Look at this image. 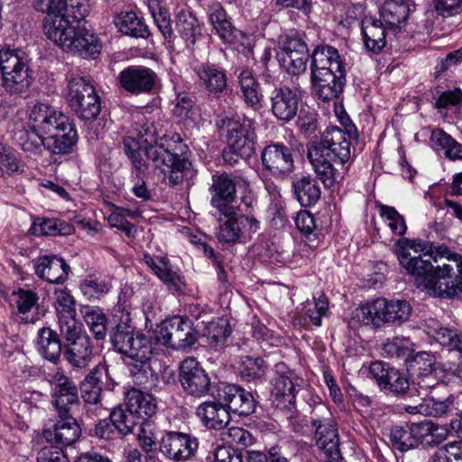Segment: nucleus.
I'll return each mask as SVG.
<instances>
[{
  "label": "nucleus",
  "mask_w": 462,
  "mask_h": 462,
  "mask_svg": "<svg viewBox=\"0 0 462 462\" xmlns=\"http://www.w3.org/2000/svg\"><path fill=\"white\" fill-rule=\"evenodd\" d=\"M133 132L147 145L144 155L151 168L162 182L170 186L182 184L194 175L191 162L175 152L170 144L158 143V137L162 134L161 124L153 117L143 115L135 116L133 123Z\"/></svg>",
  "instance_id": "1"
},
{
  "label": "nucleus",
  "mask_w": 462,
  "mask_h": 462,
  "mask_svg": "<svg viewBox=\"0 0 462 462\" xmlns=\"http://www.w3.org/2000/svg\"><path fill=\"white\" fill-rule=\"evenodd\" d=\"M307 157L320 180L332 188L343 180L344 164L351 156L348 133L337 126L327 128L319 141L307 145Z\"/></svg>",
  "instance_id": "2"
},
{
  "label": "nucleus",
  "mask_w": 462,
  "mask_h": 462,
  "mask_svg": "<svg viewBox=\"0 0 462 462\" xmlns=\"http://www.w3.org/2000/svg\"><path fill=\"white\" fill-rule=\"evenodd\" d=\"M47 26V37L68 52L77 53L88 59H95L100 53L101 43L98 36L80 23L69 20H57Z\"/></svg>",
  "instance_id": "3"
},
{
  "label": "nucleus",
  "mask_w": 462,
  "mask_h": 462,
  "mask_svg": "<svg viewBox=\"0 0 462 462\" xmlns=\"http://www.w3.org/2000/svg\"><path fill=\"white\" fill-rule=\"evenodd\" d=\"M2 87L11 96L26 95L34 80L28 55L21 49L10 47L0 50Z\"/></svg>",
  "instance_id": "4"
},
{
  "label": "nucleus",
  "mask_w": 462,
  "mask_h": 462,
  "mask_svg": "<svg viewBox=\"0 0 462 462\" xmlns=\"http://www.w3.org/2000/svg\"><path fill=\"white\" fill-rule=\"evenodd\" d=\"M412 308L404 300L379 298L359 308L352 314L353 319L364 324L380 328L383 324L400 326L410 319Z\"/></svg>",
  "instance_id": "5"
},
{
  "label": "nucleus",
  "mask_w": 462,
  "mask_h": 462,
  "mask_svg": "<svg viewBox=\"0 0 462 462\" xmlns=\"http://www.w3.org/2000/svg\"><path fill=\"white\" fill-rule=\"evenodd\" d=\"M155 345L174 350H186L199 339V332L193 322L182 316H173L161 322L154 331Z\"/></svg>",
  "instance_id": "6"
},
{
  "label": "nucleus",
  "mask_w": 462,
  "mask_h": 462,
  "mask_svg": "<svg viewBox=\"0 0 462 462\" xmlns=\"http://www.w3.org/2000/svg\"><path fill=\"white\" fill-rule=\"evenodd\" d=\"M310 420L315 429L316 444L322 450L325 460L341 462L337 423L329 409L324 404H319L313 410Z\"/></svg>",
  "instance_id": "7"
},
{
  "label": "nucleus",
  "mask_w": 462,
  "mask_h": 462,
  "mask_svg": "<svg viewBox=\"0 0 462 462\" xmlns=\"http://www.w3.org/2000/svg\"><path fill=\"white\" fill-rule=\"evenodd\" d=\"M257 123L244 117L242 121L232 120L228 124L227 142L229 151L224 153L225 161L236 162L238 158L250 159L255 152Z\"/></svg>",
  "instance_id": "8"
},
{
  "label": "nucleus",
  "mask_w": 462,
  "mask_h": 462,
  "mask_svg": "<svg viewBox=\"0 0 462 462\" xmlns=\"http://www.w3.org/2000/svg\"><path fill=\"white\" fill-rule=\"evenodd\" d=\"M68 102L76 116L84 121L96 119L101 111L100 97L90 80L84 77L69 80Z\"/></svg>",
  "instance_id": "9"
},
{
  "label": "nucleus",
  "mask_w": 462,
  "mask_h": 462,
  "mask_svg": "<svg viewBox=\"0 0 462 462\" xmlns=\"http://www.w3.org/2000/svg\"><path fill=\"white\" fill-rule=\"evenodd\" d=\"M431 296L454 299L462 292V255L448 254L445 261L436 265Z\"/></svg>",
  "instance_id": "10"
},
{
  "label": "nucleus",
  "mask_w": 462,
  "mask_h": 462,
  "mask_svg": "<svg viewBox=\"0 0 462 462\" xmlns=\"http://www.w3.org/2000/svg\"><path fill=\"white\" fill-rule=\"evenodd\" d=\"M64 339L63 356L73 370L85 369L93 357V347L89 336L83 331L82 325L69 326L59 329Z\"/></svg>",
  "instance_id": "11"
},
{
  "label": "nucleus",
  "mask_w": 462,
  "mask_h": 462,
  "mask_svg": "<svg viewBox=\"0 0 462 462\" xmlns=\"http://www.w3.org/2000/svg\"><path fill=\"white\" fill-rule=\"evenodd\" d=\"M119 86L134 96L154 95L161 88L158 74L151 68L131 65L125 68L117 76Z\"/></svg>",
  "instance_id": "12"
},
{
  "label": "nucleus",
  "mask_w": 462,
  "mask_h": 462,
  "mask_svg": "<svg viewBox=\"0 0 462 462\" xmlns=\"http://www.w3.org/2000/svg\"><path fill=\"white\" fill-rule=\"evenodd\" d=\"M179 369V381L186 395L199 399L209 394L213 396L211 378L195 358L184 359Z\"/></svg>",
  "instance_id": "13"
},
{
  "label": "nucleus",
  "mask_w": 462,
  "mask_h": 462,
  "mask_svg": "<svg viewBox=\"0 0 462 462\" xmlns=\"http://www.w3.org/2000/svg\"><path fill=\"white\" fill-rule=\"evenodd\" d=\"M309 58V49L300 36H286L280 42L277 60L289 74L300 75L303 73L307 69Z\"/></svg>",
  "instance_id": "14"
},
{
  "label": "nucleus",
  "mask_w": 462,
  "mask_h": 462,
  "mask_svg": "<svg viewBox=\"0 0 462 462\" xmlns=\"http://www.w3.org/2000/svg\"><path fill=\"white\" fill-rule=\"evenodd\" d=\"M215 400L223 403L228 413L247 417L254 412L256 402L253 394L236 384L219 383L213 393Z\"/></svg>",
  "instance_id": "15"
},
{
  "label": "nucleus",
  "mask_w": 462,
  "mask_h": 462,
  "mask_svg": "<svg viewBox=\"0 0 462 462\" xmlns=\"http://www.w3.org/2000/svg\"><path fill=\"white\" fill-rule=\"evenodd\" d=\"M51 391V403L59 418L67 417L79 405V398L76 384L62 372L49 374Z\"/></svg>",
  "instance_id": "16"
},
{
  "label": "nucleus",
  "mask_w": 462,
  "mask_h": 462,
  "mask_svg": "<svg viewBox=\"0 0 462 462\" xmlns=\"http://www.w3.org/2000/svg\"><path fill=\"white\" fill-rule=\"evenodd\" d=\"M370 374L383 390H388L396 395L404 397H410L413 394V389L411 388L405 374L384 362L376 361L372 363Z\"/></svg>",
  "instance_id": "17"
},
{
  "label": "nucleus",
  "mask_w": 462,
  "mask_h": 462,
  "mask_svg": "<svg viewBox=\"0 0 462 462\" xmlns=\"http://www.w3.org/2000/svg\"><path fill=\"white\" fill-rule=\"evenodd\" d=\"M199 447L198 439L190 434L170 431L162 438L160 451L169 459L179 462L192 457Z\"/></svg>",
  "instance_id": "18"
},
{
  "label": "nucleus",
  "mask_w": 462,
  "mask_h": 462,
  "mask_svg": "<svg viewBox=\"0 0 462 462\" xmlns=\"http://www.w3.org/2000/svg\"><path fill=\"white\" fill-rule=\"evenodd\" d=\"M271 112L282 123H289L298 114L300 96L287 86L275 87L269 95Z\"/></svg>",
  "instance_id": "19"
},
{
  "label": "nucleus",
  "mask_w": 462,
  "mask_h": 462,
  "mask_svg": "<svg viewBox=\"0 0 462 462\" xmlns=\"http://www.w3.org/2000/svg\"><path fill=\"white\" fill-rule=\"evenodd\" d=\"M315 95L323 101L337 98L346 84L345 68L311 72Z\"/></svg>",
  "instance_id": "20"
},
{
  "label": "nucleus",
  "mask_w": 462,
  "mask_h": 462,
  "mask_svg": "<svg viewBox=\"0 0 462 462\" xmlns=\"http://www.w3.org/2000/svg\"><path fill=\"white\" fill-rule=\"evenodd\" d=\"M261 160L263 167L275 177L286 176L294 168L291 150L283 143L266 145L261 152Z\"/></svg>",
  "instance_id": "21"
},
{
  "label": "nucleus",
  "mask_w": 462,
  "mask_h": 462,
  "mask_svg": "<svg viewBox=\"0 0 462 462\" xmlns=\"http://www.w3.org/2000/svg\"><path fill=\"white\" fill-rule=\"evenodd\" d=\"M277 375L273 379L272 396L279 409L291 411L296 401V388L300 378L291 371H282L283 365H278Z\"/></svg>",
  "instance_id": "22"
},
{
  "label": "nucleus",
  "mask_w": 462,
  "mask_h": 462,
  "mask_svg": "<svg viewBox=\"0 0 462 462\" xmlns=\"http://www.w3.org/2000/svg\"><path fill=\"white\" fill-rule=\"evenodd\" d=\"M30 119L32 122V129L43 137L51 136L60 128L66 127L70 122L63 113L55 110L46 104L35 105L32 110Z\"/></svg>",
  "instance_id": "23"
},
{
  "label": "nucleus",
  "mask_w": 462,
  "mask_h": 462,
  "mask_svg": "<svg viewBox=\"0 0 462 462\" xmlns=\"http://www.w3.org/2000/svg\"><path fill=\"white\" fill-rule=\"evenodd\" d=\"M426 256V254L413 257L401 255L398 260L407 273L414 278L416 287L431 296L436 266L432 264L430 259H425ZM428 256L429 258L431 257L430 255Z\"/></svg>",
  "instance_id": "24"
},
{
  "label": "nucleus",
  "mask_w": 462,
  "mask_h": 462,
  "mask_svg": "<svg viewBox=\"0 0 462 462\" xmlns=\"http://www.w3.org/2000/svg\"><path fill=\"white\" fill-rule=\"evenodd\" d=\"M35 274L51 284H63L69 278V265L56 254L40 255L32 260Z\"/></svg>",
  "instance_id": "25"
},
{
  "label": "nucleus",
  "mask_w": 462,
  "mask_h": 462,
  "mask_svg": "<svg viewBox=\"0 0 462 462\" xmlns=\"http://www.w3.org/2000/svg\"><path fill=\"white\" fill-rule=\"evenodd\" d=\"M218 226L216 236L222 243H236L248 228L250 233H255L259 229V221L254 217L239 215L224 219L217 218Z\"/></svg>",
  "instance_id": "26"
},
{
  "label": "nucleus",
  "mask_w": 462,
  "mask_h": 462,
  "mask_svg": "<svg viewBox=\"0 0 462 462\" xmlns=\"http://www.w3.org/2000/svg\"><path fill=\"white\" fill-rule=\"evenodd\" d=\"M199 84L207 92L218 97L227 88L226 70L218 64L205 61L194 67Z\"/></svg>",
  "instance_id": "27"
},
{
  "label": "nucleus",
  "mask_w": 462,
  "mask_h": 462,
  "mask_svg": "<svg viewBox=\"0 0 462 462\" xmlns=\"http://www.w3.org/2000/svg\"><path fill=\"white\" fill-rule=\"evenodd\" d=\"M81 429L76 419L70 413L53 424L51 428L44 429L43 438L55 447L62 448L74 444L80 437Z\"/></svg>",
  "instance_id": "28"
},
{
  "label": "nucleus",
  "mask_w": 462,
  "mask_h": 462,
  "mask_svg": "<svg viewBox=\"0 0 462 462\" xmlns=\"http://www.w3.org/2000/svg\"><path fill=\"white\" fill-rule=\"evenodd\" d=\"M387 26L379 19L365 17L361 23L363 42L365 49L378 54L386 45Z\"/></svg>",
  "instance_id": "29"
},
{
  "label": "nucleus",
  "mask_w": 462,
  "mask_h": 462,
  "mask_svg": "<svg viewBox=\"0 0 462 462\" xmlns=\"http://www.w3.org/2000/svg\"><path fill=\"white\" fill-rule=\"evenodd\" d=\"M411 9L407 0H384L380 8V19L388 30H401L410 17Z\"/></svg>",
  "instance_id": "30"
},
{
  "label": "nucleus",
  "mask_w": 462,
  "mask_h": 462,
  "mask_svg": "<svg viewBox=\"0 0 462 462\" xmlns=\"http://www.w3.org/2000/svg\"><path fill=\"white\" fill-rule=\"evenodd\" d=\"M197 416L208 429L222 430L230 421L228 410L220 402H204L196 410Z\"/></svg>",
  "instance_id": "31"
},
{
  "label": "nucleus",
  "mask_w": 462,
  "mask_h": 462,
  "mask_svg": "<svg viewBox=\"0 0 462 462\" xmlns=\"http://www.w3.org/2000/svg\"><path fill=\"white\" fill-rule=\"evenodd\" d=\"M420 435V423L395 425L391 429L390 440L395 449L406 452L421 443Z\"/></svg>",
  "instance_id": "32"
},
{
  "label": "nucleus",
  "mask_w": 462,
  "mask_h": 462,
  "mask_svg": "<svg viewBox=\"0 0 462 462\" xmlns=\"http://www.w3.org/2000/svg\"><path fill=\"white\" fill-rule=\"evenodd\" d=\"M454 399L448 397L443 401L434 398H423L414 401L413 404L405 405L404 411L410 414H421L424 416L442 417L451 411Z\"/></svg>",
  "instance_id": "33"
},
{
  "label": "nucleus",
  "mask_w": 462,
  "mask_h": 462,
  "mask_svg": "<svg viewBox=\"0 0 462 462\" xmlns=\"http://www.w3.org/2000/svg\"><path fill=\"white\" fill-rule=\"evenodd\" d=\"M151 357L146 356L143 359L134 361H125L130 376L133 378L135 384H138L144 389L151 390L157 385L159 375L156 371L152 367Z\"/></svg>",
  "instance_id": "34"
},
{
  "label": "nucleus",
  "mask_w": 462,
  "mask_h": 462,
  "mask_svg": "<svg viewBox=\"0 0 462 462\" xmlns=\"http://www.w3.org/2000/svg\"><path fill=\"white\" fill-rule=\"evenodd\" d=\"M78 142V133L71 122L50 137H45V147L56 154H67Z\"/></svg>",
  "instance_id": "35"
},
{
  "label": "nucleus",
  "mask_w": 462,
  "mask_h": 462,
  "mask_svg": "<svg viewBox=\"0 0 462 462\" xmlns=\"http://www.w3.org/2000/svg\"><path fill=\"white\" fill-rule=\"evenodd\" d=\"M238 83L245 105L254 111L261 109L263 96L260 90V83L253 72L249 69L242 70L238 76Z\"/></svg>",
  "instance_id": "36"
},
{
  "label": "nucleus",
  "mask_w": 462,
  "mask_h": 462,
  "mask_svg": "<svg viewBox=\"0 0 462 462\" xmlns=\"http://www.w3.org/2000/svg\"><path fill=\"white\" fill-rule=\"evenodd\" d=\"M294 195L300 206H314L320 199L321 190L318 180L310 175L301 176L293 181Z\"/></svg>",
  "instance_id": "37"
},
{
  "label": "nucleus",
  "mask_w": 462,
  "mask_h": 462,
  "mask_svg": "<svg viewBox=\"0 0 462 462\" xmlns=\"http://www.w3.org/2000/svg\"><path fill=\"white\" fill-rule=\"evenodd\" d=\"M345 68L337 50L329 45L317 46L311 54V72Z\"/></svg>",
  "instance_id": "38"
},
{
  "label": "nucleus",
  "mask_w": 462,
  "mask_h": 462,
  "mask_svg": "<svg viewBox=\"0 0 462 462\" xmlns=\"http://www.w3.org/2000/svg\"><path fill=\"white\" fill-rule=\"evenodd\" d=\"M125 404L138 419L152 417L157 409L154 397L137 389L126 393Z\"/></svg>",
  "instance_id": "39"
},
{
  "label": "nucleus",
  "mask_w": 462,
  "mask_h": 462,
  "mask_svg": "<svg viewBox=\"0 0 462 462\" xmlns=\"http://www.w3.org/2000/svg\"><path fill=\"white\" fill-rule=\"evenodd\" d=\"M56 295V313L59 329L80 324L76 319L75 300L65 290H58Z\"/></svg>",
  "instance_id": "40"
},
{
  "label": "nucleus",
  "mask_w": 462,
  "mask_h": 462,
  "mask_svg": "<svg viewBox=\"0 0 462 462\" xmlns=\"http://www.w3.org/2000/svg\"><path fill=\"white\" fill-rule=\"evenodd\" d=\"M38 349L47 360L57 363L62 352V345L59 334L50 328H42L38 332Z\"/></svg>",
  "instance_id": "41"
},
{
  "label": "nucleus",
  "mask_w": 462,
  "mask_h": 462,
  "mask_svg": "<svg viewBox=\"0 0 462 462\" xmlns=\"http://www.w3.org/2000/svg\"><path fill=\"white\" fill-rule=\"evenodd\" d=\"M176 29L188 47L193 46L197 37L200 35L197 17L186 8H180L176 14Z\"/></svg>",
  "instance_id": "42"
},
{
  "label": "nucleus",
  "mask_w": 462,
  "mask_h": 462,
  "mask_svg": "<svg viewBox=\"0 0 462 462\" xmlns=\"http://www.w3.org/2000/svg\"><path fill=\"white\" fill-rule=\"evenodd\" d=\"M114 23L118 30L125 35L136 38H146L149 36L148 26L134 12H121L115 17Z\"/></svg>",
  "instance_id": "43"
},
{
  "label": "nucleus",
  "mask_w": 462,
  "mask_h": 462,
  "mask_svg": "<svg viewBox=\"0 0 462 462\" xmlns=\"http://www.w3.org/2000/svg\"><path fill=\"white\" fill-rule=\"evenodd\" d=\"M208 14L219 37L225 42H230L233 39L234 27L222 5L217 1L211 3L208 5Z\"/></svg>",
  "instance_id": "44"
},
{
  "label": "nucleus",
  "mask_w": 462,
  "mask_h": 462,
  "mask_svg": "<svg viewBox=\"0 0 462 462\" xmlns=\"http://www.w3.org/2000/svg\"><path fill=\"white\" fill-rule=\"evenodd\" d=\"M74 231L73 226L58 218H36L30 232L34 236H67Z\"/></svg>",
  "instance_id": "45"
},
{
  "label": "nucleus",
  "mask_w": 462,
  "mask_h": 462,
  "mask_svg": "<svg viewBox=\"0 0 462 462\" xmlns=\"http://www.w3.org/2000/svg\"><path fill=\"white\" fill-rule=\"evenodd\" d=\"M110 420L115 424L119 436L134 433V428L140 424L139 419L125 404L117 406L110 411Z\"/></svg>",
  "instance_id": "46"
},
{
  "label": "nucleus",
  "mask_w": 462,
  "mask_h": 462,
  "mask_svg": "<svg viewBox=\"0 0 462 462\" xmlns=\"http://www.w3.org/2000/svg\"><path fill=\"white\" fill-rule=\"evenodd\" d=\"M81 314L96 339H104L107 334V318L98 307H84Z\"/></svg>",
  "instance_id": "47"
},
{
  "label": "nucleus",
  "mask_w": 462,
  "mask_h": 462,
  "mask_svg": "<svg viewBox=\"0 0 462 462\" xmlns=\"http://www.w3.org/2000/svg\"><path fill=\"white\" fill-rule=\"evenodd\" d=\"M237 368L241 378L246 382L260 380L267 372V365L265 361L259 356H242Z\"/></svg>",
  "instance_id": "48"
},
{
  "label": "nucleus",
  "mask_w": 462,
  "mask_h": 462,
  "mask_svg": "<svg viewBox=\"0 0 462 462\" xmlns=\"http://www.w3.org/2000/svg\"><path fill=\"white\" fill-rule=\"evenodd\" d=\"M123 149L125 153L130 159L135 171L136 176H139L142 172H144L148 167H151L147 158L144 159L143 157V152L144 153V148L141 146L140 143L134 137H124Z\"/></svg>",
  "instance_id": "49"
},
{
  "label": "nucleus",
  "mask_w": 462,
  "mask_h": 462,
  "mask_svg": "<svg viewBox=\"0 0 462 462\" xmlns=\"http://www.w3.org/2000/svg\"><path fill=\"white\" fill-rule=\"evenodd\" d=\"M209 192L211 197L235 199L236 197V178H233L227 173L213 175Z\"/></svg>",
  "instance_id": "50"
},
{
  "label": "nucleus",
  "mask_w": 462,
  "mask_h": 462,
  "mask_svg": "<svg viewBox=\"0 0 462 462\" xmlns=\"http://www.w3.org/2000/svg\"><path fill=\"white\" fill-rule=\"evenodd\" d=\"M139 332L129 323L120 322L111 330L110 342L118 353L127 354L129 345L132 343L131 337H135Z\"/></svg>",
  "instance_id": "51"
},
{
  "label": "nucleus",
  "mask_w": 462,
  "mask_h": 462,
  "mask_svg": "<svg viewBox=\"0 0 462 462\" xmlns=\"http://www.w3.org/2000/svg\"><path fill=\"white\" fill-rule=\"evenodd\" d=\"M153 273L168 286L170 290L180 291L185 284L184 279L179 270H173L167 257H161V263Z\"/></svg>",
  "instance_id": "52"
},
{
  "label": "nucleus",
  "mask_w": 462,
  "mask_h": 462,
  "mask_svg": "<svg viewBox=\"0 0 462 462\" xmlns=\"http://www.w3.org/2000/svg\"><path fill=\"white\" fill-rule=\"evenodd\" d=\"M295 224L305 236L307 245L311 249L317 248L319 244V232L317 230L314 216L307 210L300 211L296 217Z\"/></svg>",
  "instance_id": "53"
},
{
  "label": "nucleus",
  "mask_w": 462,
  "mask_h": 462,
  "mask_svg": "<svg viewBox=\"0 0 462 462\" xmlns=\"http://www.w3.org/2000/svg\"><path fill=\"white\" fill-rule=\"evenodd\" d=\"M430 140L433 145L444 151L445 155L451 159H462V145L441 129L432 131Z\"/></svg>",
  "instance_id": "54"
},
{
  "label": "nucleus",
  "mask_w": 462,
  "mask_h": 462,
  "mask_svg": "<svg viewBox=\"0 0 462 462\" xmlns=\"http://www.w3.org/2000/svg\"><path fill=\"white\" fill-rule=\"evenodd\" d=\"M131 338L132 343L129 345L127 354H124L128 359L127 361H134L146 358V356H152L158 350L157 346L155 345L153 346L152 341L141 331L135 337Z\"/></svg>",
  "instance_id": "55"
},
{
  "label": "nucleus",
  "mask_w": 462,
  "mask_h": 462,
  "mask_svg": "<svg viewBox=\"0 0 462 462\" xmlns=\"http://www.w3.org/2000/svg\"><path fill=\"white\" fill-rule=\"evenodd\" d=\"M111 288L110 280L106 277H89L79 284L81 292L89 300H99L107 294Z\"/></svg>",
  "instance_id": "56"
},
{
  "label": "nucleus",
  "mask_w": 462,
  "mask_h": 462,
  "mask_svg": "<svg viewBox=\"0 0 462 462\" xmlns=\"http://www.w3.org/2000/svg\"><path fill=\"white\" fill-rule=\"evenodd\" d=\"M434 339L449 350H457L462 354V332L457 329L438 326L430 331Z\"/></svg>",
  "instance_id": "57"
},
{
  "label": "nucleus",
  "mask_w": 462,
  "mask_h": 462,
  "mask_svg": "<svg viewBox=\"0 0 462 462\" xmlns=\"http://www.w3.org/2000/svg\"><path fill=\"white\" fill-rule=\"evenodd\" d=\"M420 441L431 447H438L444 442L448 436V430L433 423L430 420H424L420 423Z\"/></svg>",
  "instance_id": "58"
},
{
  "label": "nucleus",
  "mask_w": 462,
  "mask_h": 462,
  "mask_svg": "<svg viewBox=\"0 0 462 462\" xmlns=\"http://www.w3.org/2000/svg\"><path fill=\"white\" fill-rule=\"evenodd\" d=\"M33 5L36 11L46 14L44 31L47 34V26L51 23H59L57 20H67L62 16L64 0H34Z\"/></svg>",
  "instance_id": "59"
},
{
  "label": "nucleus",
  "mask_w": 462,
  "mask_h": 462,
  "mask_svg": "<svg viewBox=\"0 0 462 462\" xmlns=\"http://www.w3.org/2000/svg\"><path fill=\"white\" fill-rule=\"evenodd\" d=\"M81 397L83 401L88 404L95 405L93 410L89 407L87 408L86 412L90 416V413L95 415H102L105 409L99 405L100 397L102 393V386H96L88 383V382H82L80 384Z\"/></svg>",
  "instance_id": "60"
},
{
  "label": "nucleus",
  "mask_w": 462,
  "mask_h": 462,
  "mask_svg": "<svg viewBox=\"0 0 462 462\" xmlns=\"http://www.w3.org/2000/svg\"><path fill=\"white\" fill-rule=\"evenodd\" d=\"M150 10L158 30L165 40L171 41L173 37V29L171 26V19L170 12L158 5L151 6Z\"/></svg>",
  "instance_id": "61"
},
{
  "label": "nucleus",
  "mask_w": 462,
  "mask_h": 462,
  "mask_svg": "<svg viewBox=\"0 0 462 462\" xmlns=\"http://www.w3.org/2000/svg\"><path fill=\"white\" fill-rule=\"evenodd\" d=\"M379 208L381 216L388 220V226L392 232L397 236H403L407 230L404 217L390 206L381 205Z\"/></svg>",
  "instance_id": "62"
},
{
  "label": "nucleus",
  "mask_w": 462,
  "mask_h": 462,
  "mask_svg": "<svg viewBox=\"0 0 462 462\" xmlns=\"http://www.w3.org/2000/svg\"><path fill=\"white\" fill-rule=\"evenodd\" d=\"M64 5L62 16L68 20L72 18L73 24L80 23L88 14V0H64Z\"/></svg>",
  "instance_id": "63"
},
{
  "label": "nucleus",
  "mask_w": 462,
  "mask_h": 462,
  "mask_svg": "<svg viewBox=\"0 0 462 462\" xmlns=\"http://www.w3.org/2000/svg\"><path fill=\"white\" fill-rule=\"evenodd\" d=\"M434 457L446 462H462V439L450 441L439 447Z\"/></svg>",
  "instance_id": "64"
}]
</instances>
